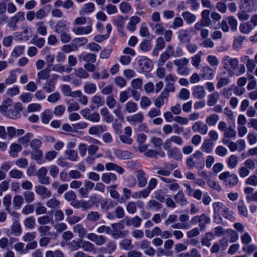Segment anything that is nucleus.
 <instances>
[{"instance_id":"obj_1","label":"nucleus","mask_w":257,"mask_h":257,"mask_svg":"<svg viewBox=\"0 0 257 257\" xmlns=\"http://www.w3.org/2000/svg\"><path fill=\"white\" fill-rule=\"evenodd\" d=\"M222 64L223 67L227 69L228 65L230 66V70H228L230 76L233 75L240 76L243 74L245 72V66L240 64L239 66V61L236 58H232L229 56H224L222 58Z\"/></svg>"},{"instance_id":"obj_2","label":"nucleus","mask_w":257,"mask_h":257,"mask_svg":"<svg viewBox=\"0 0 257 257\" xmlns=\"http://www.w3.org/2000/svg\"><path fill=\"white\" fill-rule=\"evenodd\" d=\"M186 164L190 169L196 168L198 170H201L205 166L203 153L200 151H196L187 158Z\"/></svg>"},{"instance_id":"obj_3","label":"nucleus","mask_w":257,"mask_h":257,"mask_svg":"<svg viewBox=\"0 0 257 257\" xmlns=\"http://www.w3.org/2000/svg\"><path fill=\"white\" fill-rule=\"evenodd\" d=\"M213 213L222 215L225 219L234 222L235 218L232 212L224 204L221 202H215L212 204Z\"/></svg>"},{"instance_id":"obj_4","label":"nucleus","mask_w":257,"mask_h":257,"mask_svg":"<svg viewBox=\"0 0 257 257\" xmlns=\"http://www.w3.org/2000/svg\"><path fill=\"white\" fill-rule=\"evenodd\" d=\"M219 179L222 182L223 185L228 188H231L236 186L238 182L237 176L229 171H225L218 176Z\"/></svg>"},{"instance_id":"obj_5","label":"nucleus","mask_w":257,"mask_h":257,"mask_svg":"<svg viewBox=\"0 0 257 257\" xmlns=\"http://www.w3.org/2000/svg\"><path fill=\"white\" fill-rule=\"evenodd\" d=\"M25 20V13L23 12H19L9 20L7 26L12 31H16L18 29L17 23Z\"/></svg>"},{"instance_id":"obj_6","label":"nucleus","mask_w":257,"mask_h":257,"mask_svg":"<svg viewBox=\"0 0 257 257\" xmlns=\"http://www.w3.org/2000/svg\"><path fill=\"white\" fill-rule=\"evenodd\" d=\"M139 246L147 255L152 256L155 254V249L151 246V242L146 239L140 241L139 243Z\"/></svg>"},{"instance_id":"obj_7","label":"nucleus","mask_w":257,"mask_h":257,"mask_svg":"<svg viewBox=\"0 0 257 257\" xmlns=\"http://www.w3.org/2000/svg\"><path fill=\"white\" fill-rule=\"evenodd\" d=\"M192 129L194 133H197L202 135H205L208 132V126L206 123H204L202 121L199 120L193 124Z\"/></svg>"},{"instance_id":"obj_8","label":"nucleus","mask_w":257,"mask_h":257,"mask_svg":"<svg viewBox=\"0 0 257 257\" xmlns=\"http://www.w3.org/2000/svg\"><path fill=\"white\" fill-rule=\"evenodd\" d=\"M89 21L88 25L85 27H77L73 28L72 31L77 35H87L90 33L92 31V21L90 18H88Z\"/></svg>"},{"instance_id":"obj_9","label":"nucleus","mask_w":257,"mask_h":257,"mask_svg":"<svg viewBox=\"0 0 257 257\" xmlns=\"http://www.w3.org/2000/svg\"><path fill=\"white\" fill-rule=\"evenodd\" d=\"M201 77L205 80H212L215 76L216 69L208 65H205L202 68Z\"/></svg>"},{"instance_id":"obj_10","label":"nucleus","mask_w":257,"mask_h":257,"mask_svg":"<svg viewBox=\"0 0 257 257\" xmlns=\"http://www.w3.org/2000/svg\"><path fill=\"white\" fill-rule=\"evenodd\" d=\"M87 238L98 246H101L106 242V238L103 235H97L94 233L87 234Z\"/></svg>"},{"instance_id":"obj_11","label":"nucleus","mask_w":257,"mask_h":257,"mask_svg":"<svg viewBox=\"0 0 257 257\" xmlns=\"http://www.w3.org/2000/svg\"><path fill=\"white\" fill-rule=\"evenodd\" d=\"M59 77V76L58 74H53L51 75V79L48 80L46 83H45L43 89L48 93L54 91L55 90V84Z\"/></svg>"},{"instance_id":"obj_12","label":"nucleus","mask_w":257,"mask_h":257,"mask_svg":"<svg viewBox=\"0 0 257 257\" xmlns=\"http://www.w3.org/2000/svg\"><path fill=\"white\" fill-rule=\"evenodd\" d=\"M144 115L142 112H139L132 115L126 117V120L132 125H136L137 123L142 122L144 120Z\"/></svg>"},{"instance_id":"obj_13","label":"nucleus","mask_w":257,"mask_h":257,"mask_svg":"<svg viewBox=\"0 0 257 257\" xmlns=\"http://www.w3.org/2000/svg\"><path fill=\"white\" fill-rule=\"evenodd\" d=\"M178 38L181 44H185L191 40V34L187 29H181L177 32Z\"/></svg>"},{"instance_id":"obj_14","label":"nucleus","mask_w":257,"mask_h":257,"mask_svg":"<svg viewBox=\"0 0 257 257\" xmlns=\"http://www.w3.org/2000/svg\"><path fill=\"white\" fill-rule=\"evenodd\" d=\"M35 191L43 199L49 198L52 195L51 191L43 185L36 186Z\"/></svg>"},{"instance_id":"obj_15","label":"nucleus","mask_w":257,"mask_h":257,"mask_svg":"<svg viewBox=\"0 0 257 257\" xmlns=\"http://www.w3.org/2000/svg\"><path fill=\"white\" fill-rule=\"evenodd\" d=\"M124 221L127 226L139 227L141 224L142 219L139 216H135L133 217H126Z\"/></svg>"},{"instance_id":"obj_16","label":"nucleus","mask_w":257,"mask_h":257,"mask_svg":"<svg viewBox=\"0 0 257 257\" xmlns=\"http://www.w3.org/2000/svg\"><path fill=\"white\" fill-rule=\"evenodd\" d=\"M139 66L141 69L145 72L151 71L153 67L152 61L147 57H144L140 59Z\"/></svg>"},{"instance_id":"obj_17","label":"nucleus","mask_w":257,"mask_h":257,"mask_svg":"<svg viewBox=\"0 0 257 257\" xmlns=\"http://www.w3.org/2000/svg\"><path fill=\"white\" fill-rule=\"evenodd\" d=\"M141 22V18L137 16L131 17L126 25V29L131 32H134L137 29V25Z\"/></svg>"},{"instance_id":"obj_18","label":"nucleus","mask_w":257,"mask_h":257,"mask_svg":"<svg viewBox=\"0 0 257 257\" xmlns=\"http://www.w3.org/2000/svg\"><path fill=\"white\" fill-rule=\"evenodd\" d=\"M236 132L235 130L231 127H229L223 133L222 143L224 145H227L230 138H235Z\"/></svg>"},{"instance_id":"obj_19","label":"nucleus","mask_w":257,"mask_h":257,"mask_svg":"<svg viewBox=\"0 0 257 257\" xmlns=\"http://www.w3.org/2000/svg\"><path fill=\"white\" fill-rule=\"evenodd\" d=\"M167 155L169 159H174L176 161H181L182 158L181 152L177 147L169 149L167 151Z\"/></svg>"},{"instance_id":"obj_20","label":"nucleus","mask_w":257,"mask_h":257,"mask_svg":"<svg viewBox=\"0 0 257 257\" xmlns=\"http://www.w3.org/2000/svg\"><path fill=\"white\" fill-rule=\"evenodd\" d=\"M68 24L66 20H61L58 21L54 26V32L59 34L66 31H68Z\"/></svg>"},{"instance_id":"obj_21","label":"nucleus","mask_w":257,"mask_h":257,"mask_svg":"<svg viewBox=\"0 0 257 257\" xmlns=\"http://www.w3.org/2000/svg\"><path fill=\"white\" fill-rule=\"evenodd\" d=\"M205 91L203 86L197 85L194 87L192 91L193 96L198 99H202L205 96Z\"/></svg>"},{"instance_id":"obj_22","label":"nucleus","mask_w":257,"mask_h":257,"mask_svg":"<svg viewBox=\"0 0 257 257\" xmlns=\"http://www.w3.org/2000/svg\"><path fill=\"white\" fill-rule=\"evenodd\" d=\"M107 130V127L104 125H96L90 127L88 133L91 135L99 136Z\"/></svg>"},{"instance_id":"obj_23","label":"nucleus","mask_w":257,"mask_h":257,"mask_svg":"<svg viewBox=\"0 0 257 257\" xmlns=\"http://www.w3.org/2000/svg\"><path fill=\"white\" fill-rule=\"evenodd\" d=\"M15 36L20 40L28 41L31 37V29L26 28L22 32L16 33Z\"/></svg>"},{"instance_id":"obj_24","label":"nucleus","mask_w":257,"mask_h":257,"mask_svg":"<svg viewBox=\"0 0 257 257\" xmlns=\"http://www.w3.org/2000/svg\"><path fill=\"white\" fill-rule=\"evenodd\" d=\"M94 10V4L92 3H88L83 5L82 9L79 11V13L81 16L87 15L93 13Z\"/></svg>"},{"instance_id":"obj_25","label":"nucleus","mask_w":257,"mask_h":257,"mask_svg":"<svg viewBox=\"0 0 257 257\" xmlns=\"http://www.w3.org/2000/svg\"><path fill=\"white\" fill-rule=\"evenodd\" d=\"M91 102L92 103L91 107L92 108L95 107H100L102 106L104 103V99L103 96L96 94L93 96L91 98Z\"/></svg>"},{"instance_id":"obj_26","label":"nucleus","mask_w":257,"mask_h":257,"mask_svg":"<svg viewBox=\"0 0 257 257\" xmlns=\"http://www.w3.org/2000/svg\"><path fill=\"white\" fill-rule=\"evenodd\" d=\"M114 155L119 159H129L134 156L133 153L127 151H122L116 149L114 151Z\"/></svg>"},{"instance_id":"obj_27","label":"nucleus","mask_w":257,"mask_h":257,"mask_svg":"<svg viewBox=\"0 0 257 257\" xmlns=\"http://www.w3.org/2000/svg\"><path fill=\"white\" fill-rule=\"evenodd\" d=\"M174 198L176 202L179 204L181 206H185L188 203L185 195L182 190H179L177 193L174 195Z\"/></svg>"},{"instance_id":"obj_28","label":"nucleus","mask_w":257,"mask_h":257,"mask_svg":"<svg viewBox=\"0 0 257 257\" xmlns=\"http://www.w3.org/2000/svg\"><path fill=\"white\" fill-rule=\"evenodd\" d=\"M169 96L162 92L156 99L154 104L157 107L160 108L164 104H167Z\"/></svg>"},{"instance_id":"obj_29","label":"nucleus","mask_w":257,"mask_h":257,"mask_svg":"<svg viewBox=\"0 0 257 257\" xmlns=\"http://www.w3.org/2000/svg\"><path fill=\"white\" fill-rule=\"evenodd\" d=\"M31 158L35 160L38 164H43L45 163L43 158V153L41 150L33 151L31 153Z\"/></svg>"},{"instance_id":"obj_30","label":"nucleus","mask_w":257,"mask_h":257,"mask_svg":"<svg viewBox=\"0 0 257 257\" xmlns=\"http://www.w3.org/2000/svg\"><path fill=\"white\" fill-rule=\"evenodd\" d=\"M101 179L104 183L108 184L111 182H115L117 180V177L114 173H104L102 174Z\"/></svg>"},{"instance_id":"obj_31","label":"nucleus","mask_w":257,"mask_h":257,"mask_svg":"<svg viewBox=\"0 0 257 257\" xmlns=\"http://www.w3.org/2000/svg\"><path fill=\"white\" fill-rule=\"evenodd\" d=\"M138 180V186L139 187H144L147 183V178L145 172L142 170H139L137 175Z\"/></svg>"},{"instance_id":"obj_32","label":"nucleus","mask_w":257,"mask_h":257,"mask_svg":"<svg viewBox=\"0 0 257 257\" xmlns=\"http://www.w3.org/2000/svg\"><path fill=\"white\" fill-rule=\"evenodd\" d=\"M204 55L203 51H200L191 58V64L196 69H199L201 62L202 56Z\"/></svg>"},{"instance_id":"obj_33","label":"nucleus","mask_w":257,"mask_h":257,"mask_svg":"<svg viewBox=\"0 0 257 257\" xmlns=\"http://www.w3.org/2000/svg\"><path fill=\"white\" fill-rule=\"evenodd\" d=\"M246 37L242 35H237L234 37L233 42V48L235 50H239L242 48V44L245 40Z\"/></svg>"},{"instance_id":"obj_34","label":"nucleus","mask_w":257,"mask_h":257,"mask_svg":"<svg viewBox=\"0 0 257 257\" xmlns=\"http://www.w3.org/2000/svg\"><path fill=\"white\" fill-rule=\"evenodd\" d=\"M210 223L211 219L208 215L204 213L200 215L199 226L201 230H204Z\"/></svg>"},{"instance_id":"obj_35","label":"nucleus","mask_w":257,"mask_h":257,"mask_svg":"<svg viewBox=\"0 0 257 257\" xmlns=\"http://www.w3.org/2000/svg\"><path fill=\"white\" fill-rule=\"evenodd\" d=\"M220 117L218 114H212L206 117L205 119L206 124L208 126H214L216 125L217 122L219 121Z\"/></svg>"},{"instance_id":"obj_36","label":"nucleus","mask_w":257,"mask_h":257,"mask_svg":"<svg viewBox=\"0 0 257 257\" xmlns=\"http://www.w3.org/2000/svg\"><path fill=\"white\" fill-rule=\"evenodd\" d=\"M105 169L107 171H115L119 174H122L124 173V170L123 168L113 163H106Z\"/></svg>"},{"instance_id":"obj_37","label":"nucleus","mask_w":257,"mask_h":257,"mask_svg":"<svg viewBox=\"0 0 257 257\" xmlns=\"http://www.w3.org/2000/svg\"><path fill=\"white\" fill-rule=\"evenodd\" d=\"M219 98V93L217 91L213 92L212 93L208 95L207 100L208 105L209 106H214L218 101Z\"/></svg>"},{"instance_id":"obj_38","label":"nucleus","mask_w":257,"mask_h":257,"mask_svg":"<svg viewBox=\"0 0 257 257\" xmlns=\"http://www.w3.org/2000/svg\"><path fill=\"white\" fill-rule=\"evenodd\" d=\"M64 154L67 156V159L72 162H77L79 158L76 151L72 149H67L65 151Z\"/></svg>"},{"instance_id":"obj_39","label":"nucleus","mask_w":257,"mask_h":257,"mask_svg":"<svg viewBox=\"0 0 257 257\" xmlns=\"http://www.w3.org/2000/svg\"><path fill=\"white\" fill-rule=\"evenodd\" d=\"M149 26L154 33L158 35H162L165 30L164 27L161 23H149Z\"/></svg>"},{"instance_id":"obj_40","label":"nucleus","mask_w":257,"mask_h":257,"mask_svg":"<svg viewBox=\"0 0 257 257\" xmlns=\"http://www.w3.org/2000/svg\"><path fill=\"white\" fill-rule=\"evenodd\" d=\"M253 29V27L249 22L241 23L239 26L240 32L243 34H249Z\"/></svg>"},{"instance_id":"obj_41","label":"nucleus","mask_w":257,"mask_h":257,"mask_svg":"<svg viewBox=\"0 0 257 257\" xmlns=\"http://www.w3.org/2000/svg\"><path fill=\"white\" fill-rule=\"evenodd\" d=\"M119 247L125 250H130L134 247L132 244V241L130 239H123L119 242Z\"/></svg>"},{"instance_id":"obj_42","label":"nucleus","mask_w":257,"mask_h":257,"mask_svg":"<svg viewBox=\"0 0 257 257\" xmlns=\"http://www.w3.org/2000/svg\"><path fill=\"white\" fill-rule=\"evenodd\" d=\"M145 156L147 157L155 158H157L158 156H159L160 157L163 158L165 156V153L162 150L157 151L153 149H148L147 152L145 154Z\"/></svg>"},{"instance_id":"obj_43","label":"nucleus","mask_w":257,"mask_h":257,"mask_svg":"<svg viewBox=\"0 0 257 257\" xmlns=\"http://www.w3.org/2000/svg\"><path fill=\"white\" fill-rule=\"evenodd\" d=\"M52 117L53 112L50 109H45L41 115V120L45 124H48Z\"/></svg>"},{"instance_id":"obj_44","label":"nucleus","mask_w":257,"mask_h":257,"mask_svg":"<svg viewBox=\"0 0 257 257\" xmlns=\"http://www.w3.org/2000/svg\"><path fill=\"white\" fill-rule=\"evenodd\" d=\"M80 58L86 63H93L96 60V55L93 53H82Z\"/></svg>"},{"instance_id":"obj_45","label":"nucleus","mask_w":257,"mask_h":257,"mask_svg":"<svg viewBox=\"0 0 257 257\" xmlns=\"http://www.w3.org/2000/svg\"><path fill=\"white\" fill-rule=\"evenodd\" d=\"M181 16L188 24H192L196 20V15L188 11L183 12L181 14Z\"/></svg>"},{"instance_id":"obj_46","label":"nucleus","mask_w":257,"mask_h":257,"mask_svg":"<svg viewBox=\"0 0 257 257\" xmlns=\"http://www.w3.org/2000/svg\"><path fill=\"white\" fill-rule=\"evenodd\" d=\"M25 46L23 45H18L15 46L13 49L11 55L13 57L17 58L24 53Z\"/></svg>"},{"instance_id":"obj_47","label":"nucleus","mask_w":257,"mask_h":257,"mask_svg":"<svg viewBox=\"0 0 257 257\" xmlns=\"http://www.w3.org/2000/svg\"><path fill=\"white\" fill-rule=\"evenodd\" d=\"M227 165L231 169H234L237 166L238 158L235 155H231L226 160Z\"/></svg>"},{"instance_id":"obj_48","label":"nucleus","mask_w":257,"mask_h":257,"mask_svg":"<svg viewBox=\"0 0 257 257\" xmlns=\"http://www.w3.org/2000/svg\"><path fill=\"white\" fill-rule=\"evenodd\" d=\"M84 91L88 94H94L96 91V86L93 83L86 82L84 86Z\"/></svg>"},{"instance_id":"obj_49","label":"nucleus","mask_w":257,"mask_h":257,"mask_svg":"<svg viewBox=\"0 0 257 257\" xmlns=\"http://www.w3.org/2000/svg\"><path fill=\"white\" fill-rule=\"evenodd\" d=\"M72 70V68L70 67H66V66L58 64L53 65L52 68V71L60 73H62L64 72L70 73Z\"/></svg>"},{"instance_id":"obj_50","label":"nucleus","mask_w":257,"mask_h":257,"mask_svg":"<svg viewBox=\"0 0 257 257\" xmlns=\"http://www.w3.org/2000/svg\"><path fill=\"white\" fill-rule=\"evenodd\" d=\"M13 104V101L11 99H8L4 101L3 104L0 105V112L4 115H6V113L9 112L10 107Z\"/></svg>"},{"instance_id":"obj_51","label":"nucleus","mask_w":257,"mask_h":257,"mask_svg":"<svg viewBox=\"0 0 257 257\" xmlns=\"http://www.w3.org/2000/svg\"><path fill=\"white\" fill-rule=\"evenodd\" d=\"M237 208L240 215L244 217H247L248 212L246 205L243 200H240L238 202Z\"/></svg>"},{"instance_id":"obj_52","label":"nucleus","mask_w":257,"mask_h":257,"mask_svg":"<svg viewBox=\"0 0 257 257\" xmlns=\"http://www.w3.org/2000/svg\"><path fill=\"white\" fill-rule=\"evenodd\" d=\"M125 110L128 113H133L138 110V106L137 103L133 101H128L124 106Z\"/></svg>"},{"instance_id":"obj_53","label":"nucleus","mask_w":257,"mask_h":257,"mask_svg":"<svg viewBox=\"0 0 257 257\" xmlns=\"http://www.w3.org/2000/svg\"><path fill=\"white\" fill-rule=\"evenodd\" d=\"M10 155L13 158L18 157V153L21 151L22 147L21 145L17 144H13L10 146Z\"/></svg>"},{"instance_id":"obj_54","label":"nucleus","mask_w":257,"mask_h":257,"mask_svg":"<svg viewBox=\"0 0 257 257\" xmlns=\"http://www.w3.org/2000/svg\"><path fill=\"white\" fill-rule=\"evenodd\" d=\"M50 70L46 69L41 70L37 74L36 82L39 83L41 80L47 79L49 77Z\"/></svg>"},{"instance_id":"obj_55","label":"nucleus","mask_w":257,"mask_h":257,"mask_svg":"<svg viewBox=\"0 0 257 257\" xmlns=\"http://www.w3.org/2000/svg\"><path fill=\"white\" fill-rule=\"evenodd\" d=\"M207 61L212 68L216 69L219 64V61L214 55H209L207 57Z\"/></svg>"},{"instance_id":"obj_56","label":"nucleus","mask_w":257,"mask_h":257,"mask_svg":"<svg viewBox=\"0 0 257 257\" xmlns=\"http://www.w3.org/2000/svg\"><path fill=\"white\" fill-rule=\"evenodd\" d=\"M162 207V205L155 200H150L147 204V208L149 210H158Z\"/></svg>"},{"instance_id":"obj_57","label":"nucleus","mask_w":257,"mask_h":257,"mask_svg":"<svg viewBox=\"0 0 257 257\" xmlns=\"http://www.w3.org/2000/svg\"><path fill=\"white\" fill-rule=\"evenodd\" d=\"M127 18H125L123 16L119 15L113 20L114 24L117 27L118 30L123 28Z\"/></svg>"},{"instance_id":"obj_58","label":"nucleus","mask_w":257,"mask_h":257,"mask_svg":"<svg viewBox=\"0 0 257 257\" xmlns=\"http://www.w3.org/2000/svg\"><path fill=\"white\" fill-rule=\"evenodd\" d=\"M23 203L24 198L21 195H17L14 197L13 204L15 209H20Z\"/></svg>"},{"instance_id":"obj_59","label":"nucleus","mask_w":257,"mask_h":257,"mask_svg":"<svg viewBox=\"0 0 257 257\" xmlns=\"http://www.w3.org/2000/svg\"><path fill=\"white\" fill-rule=\"evenodd\" d=\"M107 248L102 247L101 250L103 252H107L111 254L113 252L116 248V244L113 241H109L106 244Z\"/></svg>"},{"instance_id":"obj_60","label":"nucleus","mask_w":257,"mask_h":257,"mask_svg":"<svg viewBox=\"0 0 257 257\" xmlns=\"http://www.w3.org/2000/svg\"><path fill=\"white\" fill-rule=\"evenodd\" d=\"M80 247L85 251L91 252L95 250L94 245L88 241H81Z\"/></svg>"},{"instance_id":"obj_61","label":"nucleus","mask_w":257,"mask_h":257,"mask_svg":"<svg viewBox=\"0 0 257 257\" xmlns=\"http://www.w3.org/2000/svg\"><path fill=\"white\" fill-rule=\"evenodd\" d=\"M35 26L37 27V32L40 35L44 36L47 34V28L44 25V23L42 21H39L35 24Z\"/></svg>"},{"instance_id":"obj_62","label":"nucleus","mask_w":257,"mask_h":257,"mask_svg":"<svg viewBox=\"0 0 257 257\" xmlns=\"http://www.w3.org/2000/svg\"><path fill=\"white\" fill-rule=\"evenodd\" d=\"M119 9L122 14H127L131 11L132 7L128 3L123 2L120 4Z\"/></svg>"},{"instance_id":"obj_63","label":"nucleus","mask_w":257,"mask_h":257,"mask_svg":"<svg viewBox=\"0 0 257 257\" xmlns=\"http://www.w3.org/2000/svg\"><path fill=\"white\" fill-rule=\"evenodd\" d=\"M20 90L18 86L14 85L11 88H9L7 90L6 94L9 96L13 97L20 93Z\"/></svg>"},{"instance_id":"obj_64","label":"nucleus","mask_w":257,"mask_h":257,"mask_svg":"<svg viewBox=\"0 0 257 257\" xmlns=\"http://www.w3.org/2000/svg\"><path fill=\"white\" fill-rule=\"evenodd\" d=\"M73 229L75 232L78 234V236L80 237H83L86 234V229L80 224L74 226Z\"/></svg>"}]
</instances>
